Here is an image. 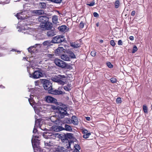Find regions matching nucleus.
Returning <instances> with one entry per match:
<instances>
[{
    "instance_id": "obj_1",
    "label": "nucleus",
    "mask_w": 152,
    "mask_h": 152,
    "mask_svg": "<svg viewBox=\"0 0 152 152\" xmlns=\"http://www.w3.org/2000/svg\"><path fill=\"white\" fill-rule=\"evenodd\" d=\"M56 116L59 119L63 118L65 116H68L69 114L66 111V108L59 107L58 111L56 113Z\"/></svg>"
},
{
    "instance_id": "obj_2",
    "label": "nucleus",
    "mask_w": 152,
    "mask_h": 152,
    "mask_svg": "<svg viewBox=\"0 0 152 152\" xmlns=\"http://www.w3.org/2000/svg\"><path fill=\"white\" fill-rule=\"evenodd\" d=\"M66 77L64 75H58L55 76L52 78V80L55 82L58 83V84L63 85L65 82L63 81V79L65 78Z\"/></svg>"
},
{
    "instance_id": "obj_3",
    "label": "nucleus",
    "mask_w": 152,
    "mask_h": 152,
    "mask_svg": "<svg viewBox=\"0 0 152 152\" xmlns=\"http://www.w3.org/2000/svg\"><path fill=\"white\" fill-rule=\"evenodd\" d=\"M64 39L63 35H58L53 37L51 42L54 43H59L63 42Z\"/></svg>"
},
{
    "instance_id": "obj_4",
    "label": "nucleus",
    "mask_w": 152,
    "mask_h": 152,
    "mask_svg": "<svg viewBox=\"0 0 152 152\" xmlns=\"http://www.w3.org/2000/svg\"><path fill=\"white\" fill-rule=\"evenodd\" d=\"M29 75L30 77L36 79L41 77L43 75L42 72L39 70H36L32 74L29 73Z\"/></svg>"
},
{
    "instance_id": "obj_5",
    "label": "nucleus",
    "mask_w": 152,
    "mask_h": 152,
    "mask_svg": "<svg viewBox=\"0 0 152 152\" xmlns=\"http://www.w3.org/2000/svg\"><path fill=\"white\" fill-rule=\"evenodd\" d=\"M38 137L36 136L33 135L31 139V142L32 147L34 150L36 148H38L39 144V140H38L37 138Z\"/></svg>"
},
{
    "instance_id": "obj_6",
    "label": "nucleus",
    "mask_w": 152,
    "mask_h": 152,
    "mask_svg": "<svg viewBox=\"0 0 152 152\" xmlns=\"http://www.w3.org/2000/svg\"><path fill=\"white\" fill-rule=\"evenodd\" d=\"M54 62L56 65L62 68H65L67 65V64L65 62L57 58L54 60Z\"/></svg>"
},
{
    "instance_id": "obj_7",
    "label": "nucleus",
    "mask_w": 152,
    "mask_h": 152,
    "mask_svg": "<svg viewBox=\"0 0 152 152\" xmlns=\"http://www.w3.org/2000/svg\"><path fill=\"white\" fill-rule=\"evenodd\" d=\"M41 28L42 30H48L51 29L53 27L52 24L49 22L47 21L45 23H41L39 25Z\"/></svg>"
},
{
    "instance_id": "obj_8",
    "label": "nucleus",
    "mask_w": 152,
    "mask_h": 152,
    "mask_svg": "<svg viewBox=\"0 0 152 152\" xmlns=\"http://www.w3.org/2000/svg\"><path fill=\"white\" fill-rule=\"evenodd\" d=\"M43 86L45 90H48V91L51 90L52 88L51 83L48 80H45L44 81Z\"/></svg>"
},
{
    "instance_id": "obj_9",
    "label": "nucleus",
    "mask_w": 152,
    "mask_h": 152,
    "mask_svg": "<svg viewBox=\"0 0 152 152\" xmlns=\"http://www.w3.org/2000/svg\"><path fill=\"white\" fill-rule=\"evenodd\" d=\"M59 124H56L57 126L54 127V130L56 132H59L64 130V123H63L61 120H60L58 122Z\"/></svg>"
},
{
    "instance_id": "obj_10",
    "label": "nucleus",
    "mask_w": 152,
    "mask_h": 152,
    "mask_svg": "<svg viewBox=\"0 0 152 152\" xmlns=\"http://www.w3.org/2000/svg\"><path fill=\"white\" fill-rule=\"evenodd\" d=\"M41 46V45L39 44H36L34 45L29 47L28 48V50L30 53H34L35 51L37 49L39 48Z\"/></svg>"
},
{
    "instance_id": "obj_11",
    "label": "nucleus",
    "mask_w": 152,
    "mask_h": 152,
    "mask_svg": "<svg viewBox=\"0 0 152 152\" xmlns=\"http://www.w3.org/2000/svg\"><path fill=\"white\" fill-rule=\"evenodd\" d=\"M48 93L55 95L62 94L63 93V92L61 91L54 89L53 88L51 90L48 91Z\"/></svg>"
},
{
    "instance_id": "obj_12",
    "label": "nucleus",
    "mask_w": 152,
    "mask_h": 152,
    "mask_svg": "<svg viewBox=\"0 0 152 152\" xmlns=\"http://www.w3.org/2000/svg\"><path fill=\"white\" fill-rule=\"evenodd\" d=\"M38 20L41 23H45L49 20V18L45 16H40L38 18Z\"/></svg>"
},
{
    "instance_id": "obj_13",
    "label": "nucleus",
    "mask_w": 152,
    "mask_h": 152,
    "mask_svg": "<svg viewBox=\"0 0 152 152\" xmlns=\"http://www.w3.org/2000/svg\"><path fill=\"white\" fill-rule=\"evenodd\" d=\"M45 98L46 101L49 103H55L57 101L55 98L49 96H46Z\"/></svg>"
},
{
    "instance_id": "obj_14",
    "label": "nucleus",
    "mask_w": 152,
    "mask_h": 152,
    "mask_svg": "<svg viewBox=\"0 0 152 152\" xmlns=\"http://www.w3.org/2000/svg\"><path fill=\"white\" fill-rule=\"evenodd\" d=\"M69 28H67L65 25H62L58 27V30L62 32L65 33L67 31L69 30Z\"/></svg>"
},
{
    "instance_id": "obj_15",
    "label": "nucleus",
    "mask_w": 152,
    "mask_h": 152,
    "mask_svg": "<svg viewBox=\"0 0 152 152\" xmlns=\"http://www.w3.org/2000/svg\"><path fill=\"white\" fill-rule=\"evenodd\" d=\"M57 116L56 115L52 116L50 118L51 121L56 124H59L58 122L60 120V119L57 118Z\"/></svg>"
},
{
    "instance_id": "obj_16",
    "label": "nucleus",
    "mask_w": 152,
    "mask_h": 152,
    "mask_svg": "<svg viewBox=\"0 0 152 152\" xmlns=\"http://www.w3.org/2000/svg\"><path fill=\"white\" fill-rule=\"evenodd\" d=\"M56 32L54 30H52L48 31L47 33V35L48 37L53 36L56 34Z\"/></svg>"
},
{
    "instance_id": "obj_17",
    "label": "nucleus",
    "mask_w": 152,
    "mask_h": 152,
    "mask_svg": "<svg viewBox=\"0 0 152 152\" xmlns=\"http://www.w3.org/2000/svg\"><path fill=\"white\" fill-rule=\"evenodd\" d=\"M63 125L64 126V130L70 132L72 131V129L71 126L65 123H64V125Z\"/></svg>"
},
{
    "instance_id": "obj_18",
    "label": "nucleus",
    "mask_w": 152,
    "mask_h": 152,
    "mask_svg": "<svg viewBox=\"0 0 152 152\" xmlns=\"http://www.w3.org/2000/svg\"><path fill=\"white\" fill-rule=\"evenodd\" d=\"M16 16L18 19L24 20L27 18V16H24L21 12L18 13L16 15Z\"/></svg>"
},
{
    "instance_id": "obj_19",
    "label": "nucleus",
    "mask_w": 152,
    "mask_h": 152,
    "mask_svg": "<svg viewBox=\"0 0 152 152\" xmlns=\"http://www.w3.org/2000/svg\"><path fill=\"white\" fill-rule=\"evenodd\" d=\"M72 123L74 125H78V121L77 118L75 116H73L72 117Z\"/></svg>"
},
{
    "instance_id": "obj_20",
    "label": "nucleus",
    "mask_w": 152,
    "mask_h": 152,
    "mask_svg": "<svg viewBox=\"0 0 152 152\" xmlns=\"http://www.w3.org/2000/svg\"><path fill=\"white\" fill-rule=\"evenodd\" d=\"M64 50L65 49L63 47H59L56 50L55 53L57 54H59L60 53L64 52Z\"/></svg>"
},
{
    "instance_id": "obj_21",
    "label": "nucleus",
    "mask_w": 152,
    "mask_h": 152,
    "mask_svg": "<svg viewBox=\"0 0 152 152\" xmlns=\"http://www.w3.org/2000/svg\"><path fill=\"white\" fill-rule=\"evenodd\" d=\"M52 135V134L49 133L48 132H44L43 134V137L46 139L50 138Z\"/></svg>"
},
{
    "instance_id": "obj_22",
    "label": "nucleus",
    "mask_w": 152,
    "mask_h": 152,
    "mask_svg": "<svg viewBox=\"0 0 152 152\" xmlns=\"http://www.w3.org/2000/svg\"><path fill=\"white\" fill-rule=\"evenodd\" d=\"M72 134L71 133H67L65 136V141L66 142L68 141V139H72L73 138Z\"/></svg>"
},
{
    "instance_id": "obj_23",
    "label": "nucleus",
    "mask_w": 152,
    "mask_h": 152,
    "mask_svg": "<svg viewBox=\"0 0 152 152\" xmlns=\"http://www.w3.org/2000/svg\"><path fill=\"white\" fill-rule=\"evenodd\" d=\"M61 58L65 61H69L70 58L68 56L65 54L62 55L61 56Z\"/></svg>"
},
{
    "instance_id": "obj_24",
    "label": "nucleus",
    "mask_w": 152,
    "mask_h": 152,
    "mask_svg": "<svg viewBox=\"0 0 152 152\" xmlns=\"http://www.w3.org/2000/svg\"><path fill=\"white\" fill-rule=\"evenodd\" d=\"M34 13L37 15H42L44 13V10H34Z\"/></svg>"
},
{
    "instance_id": "obj_25",
    "label": "nucleus",
    "mask_w": 152,
    "mask_h": 152,
    "mask_svg": "<svg viewBox=\"0 0 152 152\" xmlns=\"http://www.w3.org/2000/svg\"><path fill=\"white\" fill-rule=\"evenodd\" d=\"M70 46L73 48H77L80 46V45L78 43H77L75 42H72L70 43Z\"/></svg>"
},
{
    "instance_id": "obj_26",
    "label": "nucleus",
    "mask_w": 152,
    "mask_h": 152,
    "mask_svg": "<svg viewBox=\"0 0 152 152\" xmlns=\"http://www.w3.org/2000/svg\"><path fill=\"white\" fill-rule=\"evenodd\" d=\"M28 101H29V102L30 104L31 105H32V106L34 108V110L35 111V112L36 113V112H37V110H37L38 108L36 106H33L32 104L33 103V101H32L31 99H28Z\"/></svg>"
},
{
    "instance_id": "obj_27",
    "label": "nucleus",
    "mask_w": 152,
    "mask_h": 152,
    "mask_svg": "<svg viewBox=\"0 0 152 152\" xmlns=\"http://www.w3.org/2000/svg\"><path fill=\"white\" fill-rule=\"evenodd\" d=\"M58 20V16L56 15H53L52 17V21L53 23H56Z\"/></svg>"
},
{
    "instance_id": "obj_28",
    "label": "nucleus",
    "mask_w": 152,
    "mask_h": 152,
    "mask_svg": "<svg viewBox=\"0 0 152 152\" xmlns=\"http://www.w3.org/2000/svg\"><path fill=\"white\" fill-rule=\"evenodd\" d=\"M63 123H66L67 124H71V120L69 118H65L64 119Z\"/></svg>"
},
{
    "instance_id": "obj_29",
    "label": "nucleus",
    "mask_w": 152,
    "mask_h": 152,
    "mask_svg": "<svg viewBox=\"0 0 152 152\" xmlns=\"http://www.w3.org/2000/svg\"><path fill=\"white\" fill-rule=\"evenodd\" d=\"M142 109L145 113H148V107L145 105H144L142 106Z\"/></svg>"
},
{
    "instance_id": "obj_30",
    "label": "nucleus",
    "mask_w": 152,
    "mask_h": 152,
    "mask_svg": "<svg viewBox=\"0 0 152 152\" xmlns=\"http://www.w3.org/2000/svg\"><path fill=\"white\" fill-rule=\"evenodd\" d=\"M68 53L69 54V56L71 57V58H75V56L73 53L72 52V51H70Z\"/></svg>"
},
{
    "instance_id": "obj_31",
    "label": "nucleus",
    "mask_w": 152,
    "mask_h": 152,
    "mask_svg": "<svg viewBox=\"0 0 152 152\" xmlns=\"http://www.w3.org/2000/svg\"><path fill=\"white\" fill-rule=\"evenodd\" d=\"M120 4V2L119 0L116 1L114 4L115 7L116 8H118Z\"/></svg>"
},
{
    "instance_id": "obj_32",
    "label": "nucleus",
    "mask_w": 152,
    "mask_h": 152,
    "mask_svg": "<svg viewBox=\"0 0 152 152\" xmlns=\"http://www.w3.org/2000/svg\"><path fill=\"white\" fill-rule=\"evenodd\" d=\"M44 143L45 145V146H52V145L51 144H52L51 143L50 141H44Z\"/></svg>"
},
{
    "instance_id": "obj_33",
    "label": "nucleus",
    "mask_w": 152,
    "mask_h": 152,
    "mask_svg": "<svg viewBox=\"0 0 152 152\" xmlns=\"http://www.w3.org/2000/svg\"><path fill=\"white\" fill-rule=\"evenodd\" d=\"M91 134V133L90 132L86 134H84L83 136V137L84 138L86 139L89 137Z\"/></svg>"
},
{
    "instance_id": "obj_34",
    "label": "nucleus",
    "mask_w": 152,
    "mask_h": 152,
    "mask_svg": "<svg viewBox=\"0 0 152 152\" xmlns=\"http://www.w3.org/2000/svg\"><path fill=\"white\" fill-rule=\"evenodd\" d=\"M50 42L49 41H46L44 42L43 43V44L44 46H49L50 44Z\"/></svg>"
},
{
    "instance_id": "obj_35",
    "label": "nucleus",
    "mask_w": 152,
    "mask_h": 152,
    "mask_svg": "<svg viewBox=\"0 0 152 152\" xmlns=\"http://www.w3.org/2000/svg\"><path fill=\"white\" fill-rule=\"evenodd\" d=\"M40 120L39 119H37L35 121V126H38L40 124Z\"/></svg>"
},
{
    "instance_id": "obj_36",
    "label": "nucleus",
    "mask_w": 152,
    "mask_h": 152,
    "mask_svg": "<svg viewBox=\"0 0 152 152\" xmlns=\"http://www.w3.org/2000/svg\"><path fill=\"white\" fill-rule=\"evenodd\" d=\"M70 86H69L67 85V86H65L64 87V89L66 91H69L71 90L70 88Z\"/></svg>"
},
{
    "instance_id": "obj_37",
    "label": "nucleus",
    "mask_w": 152,
    "mask_h": 152,
    "mask_svg": "<svg viewBox=\"0 0 152 152\" xmlns=\"http://www.w3.org/2000/svg\"><path fill=\"white\" fill-rule=\"evenodd\" d=\"M138 49L136 45H134L133 47V49L132 51V53H135L136 51H137Z\"/></svg>"
},
{
    "instance_id": "obj_38",
    "label": "nucleus",
    "mask_w": 152,
    "mask_h": 152,
    "mask_svg": "<svg viewBox=\"0 0 152 152\" xmlns=\"http://www.w3.org/2000/svg\"><path fill=\"white\" fill-rule=\"evenodd\" d=\"M75 148L74 150H80V146L78 144H75L74 146Z\"/></svg>"
},
{
    "instance_id": "obj_39",
    "label": "nucleus",
    "mask_w": 152,
    "mask_h": 152,
    "mask_svg": "<svg viewBox=\"0 0 152 152\" xmlns=\"http://www.w3.org/2000/svg\"><path fill=\"white\" fill-rule=\"evenodd\" d=\"M107 66L110 68H112L113 67V65L110 62L107 63Z\"/></svg>"
},
{
    "instance_id": "obj_40",
    "label": "nucleus",
    "mask_w": 152,
    "mask_h": 152,
    "mask_svg": "<svg viewBox=\"0 0 152 152\" xmlns=\"http://www.w3.org/2000/svg\"><path fill=\"white\" fill-rule=\"evenodd\" d=\"M51 108L54 110H58V109L59 107H58L57 106L52 105L51 106Z\"/></svg>"
},
{
    "instance_id": "obj_41",
    "label": "nucleus",
    "mask_w": 152,
    "mask_h": 152,
    "mask_svg": "<svg viewBox=\"0 0 152 152\" xmlns=\"http://www.w3.org/2000/svg\"><path fill=\"white\" fill-rule=\"evenodd\" d=\"M121 98H118L116 99V102L117 104L121 103Z\"/></svg>"
},
{
    "instance_id": "obj_42",
    "label": "nucleus",
    "mask_w": 152,
    "mask_h": 152,
    "mask_svg": "<svg viewBox=\"0 0 152 152\" xmlns=\"http://www.w3.org/2000/svg\"><path fill=\"white\" fill-rule=\"evenodd\" d=\"M91 54L92 56H95L96 55V51L95 50L92 51L91 53Z\"/></svg>"
},
{
    "instance_id": "obj_43",
    "label": "nucleus",
    "mask_w": 152,
    "mask_h": 152,
    "mask_svg": "<svg viewBox=\"0 0 152 152\" xmlns=\"http://www.w3.org/2000/svg\"><path fill=\"white\" fill-rule=\"evenodd\" d=\"M62 1V0H52V2L56 3H60Z\"/></svg>"
},
{
    "instance_id": "obj_44",
    "label": "nucleus",
    "mask_w": 152,
    "mask_h": 152,
    "mask_svg": "<svg viewBox=\"0 0 152 152\" xmlns=\"http://www.w3.org/2000/svg\"><path fill=\"white\" fill-rule=\"evenodd\" d=\"M110 80L112 83H115L116 81V79L115 78H112L110 79Z\"/></svg>"
},
{
    "instance_id": "obj_45",
    "label": "nucleus",
    "mask_w": 152,
    "mask_h": 152,
    "mask_svg": "<svg viewBox=\"0 0 152 152\" xmlns=\"http://www.w3.org/2000/svg\"><path fill=\"white\" fill-rule=\"evenodd\" d=\"M110 44L113 47L115 46V43L113 40H111L110 41Z\"/></svg>"
},
{
    "instance_id": "obj_46",
    "label": "nucleus",
    "mask_w": 152,
    "mask_h": 152,
    "mask_svg": "<svg viewBox=\"0 0 152 152\" xmlns=\"http://www.w3.org/2000/svg\"><path fill=\"white\" fill-rule=\"evenodd\" d=\"M95 4V2L94 1H92L89 4H87V5L90 6H93Z\"/></svg>"
},
{
    "instance_id": "obj_47",
    "label": "nucleus",
    "mask_w": 152,
    "mask_h": 152,
    "mask_svg": "<svg viewBox=\"0 0 152 152\" xmlns=\"http://www.w3.org/2000/svg\"><path fill=\"white\" fill-rule=\"evenodd\" d=\"M79 26L80 28H83L84 26V23L82 21H81L80 24Z\"/></svg>"
},
{
    "instance_id": "obj_48",
    "label": "nucleus",
    "mask_w": 152,
    "mask_h": 152,
    "mask_svg": "<svg viewBox=\"0 0 152 152\" xmlns=\"http://www.w3.org/2000/svg\"><path fill=\"white\" fill-rule=\"evenodd\" d=\"M94 16L96 18H97L99 16V15L98 13L96 12H94L93 13Z\"/></svg>"
},
{
    "instance_id": "obj_49",
    "label": "nucleus",
    "mask_w": 152,
    "mask_h": 152,
    "mask_svg": "<svg viewBox=\"0 0 152 152\" xmlns=\"http://www.w3.org/2000/svg\"><path fill=\"white\" fill-rule=\"evenodd\" d=\"M118 44L119 45H122V42L121 40H119L118 41Z\"/></svg>"
},
{
    "instance_id": "obj_50",
    "label": "nucleus",
    "mask_w": 152,
    "mask_h": 152,
    "mask_svg": "<svg viewBox=\"0 0 152 152\" xmlns=\"http://www.w3.org/2000/svg\"><path fill=\"white\" fill-rule=\"evenodd\" d=\"M88 131L86 129H84L82 131L83 133L86 134L88 133Z\"/></svg>"
},
{
    "instance_id": "obj_51",
    "label": "nucleus",
    "mask_w": 152,
    "mask_h": 152,
    "mask_svg": "<svg viewBox=\"0 0 152 152\" xmlns=\"http://www.w3.org/2000/svg\"><path fill=\"white\" fill-rule=\"evenodd\" d=\"M35 126H34V129L33 132V133H36L37 132V129L35 128Z\"/></svg>"
},
{
    "instance_id": "obj_52",
    "label": "nucleus",
    "mask_w": 152,
    "mask_h": 152,
    "mask_svg": "<svg viewBox=\"0 0 152 152\" xmlns=\"http://www.w3.org/2000/svg\"><path fill=\"white\" fill-rule=\"evenodd\" d=\"M135 11L134 10L132 11L131 13L132 15L133 16L134 15H135Z\"/></svg>"
},
{
    "instance_id": "obj_53",
    "label": "nucleus",
    "mask_w": 152,
    "mask_h": 152,
    "mask_svg": "<svg viewBox=\"0 0 152 152\" xmlns=\"http://www.w3.org/2000/svg\"><path fill=\"white\" fill-rule=\"evenodd\" d=\"M129 39L131 40H133L134 39V37L132 36H131L129 37Z\"/></svg>"
},
{
    "instance_id": "obj_54",
    "label": "nucleus",
    "mask_w": 152,
    "mask_h": 152,
    "mask_svg": "<svg viewBox=\"0 0 152 152\" xmlns=\"http://www.w3.org/2000/svg\"><path fill=\"white\" fill-rule=\"evenodd\" d=\"M53 56V54H49L48 55V57L50 58H52Z\"/></svg>"
},
{
    "instance_id": "obj_55",
    "label": "nucleus",
    "mask_w": 152,
    "mask_h": 152,
    "mask_svg": "<svg viewBox=\"0 0 152 152\" xmlns=\"http://www.w3.org/2000/svg\"><path fill=\"white\" fill-rule=\"evenodd\" d=\"M86 120L87 121H89L90 120L91 118L90 117H87L86 118Z\"/></svg>"
},
{
    "instance_id": "obj_56",
    "label": "nucleus",
    "mask_w": 152,
    "mask_h": 152,
    "mask_svg": "<svg viewBox=\"0 0 152 152\" xmlns=\"http://www.w3.org/2000/svg\"><path fill=\"white\" fill-rule=\"evenodd\" d=\"M68 146H67V148H69L70 147V143H69V142H68Z\"/></svg>"
},
{
    "instance_id": "obj_57",
    "label": "nucleus",
    "mask_w": 152,
    "mask_h": 152,
    "mask_svg": "<svg viewBox=\"0 0 152 152\" xmlns=\"http://www.w3.org/2000/svg\"><path fill=\"white\" fill-rule=\"evenodd\" d=\"M79 150H74L73 152H80Z\"/></svg>"
},
{
    "instance_id": "obj_58",
    "label": "nucleus",
    "mask_w": 152,
    "mask_h": 152,
    "mask_svg": "<svg viewBox=\"0 0 152 152\" xmlns=\"http://www.w3.org/2000/svg\"><path fill=\"white\" fill-rule=\"evenodd\" d=\"M96 26H97V27H98L99 26V22H98L96 24Z\"/></svg>"
},
{
    "instance_id": "obj_59",
    "label": "nucleus",
    "mask_w": 152,
    "mask_h": 152,
    "mask_svg": "<svg viewBox=\"0 0 152 152\" xmlns=\"http://www.w3.org/2000/svg\"><path fill=\"white\" fill-rule=\"evenodd\" d=\"M0 88H4V87L3 86H2V85H0Z\"/></svg>"
},
{
    "instance_id": "obj_60",
    "label": "nucleus",
    "mask_w": 152,
    "mask_h": 152,
    "mask_svg": "<svg viewBox=\"0 0 152 152\" xmlns=\"http://www.w3.org/2000/svg\"><path fill=\"white\" fill-rule=\"evenodd\" d=\"M103 42V40H100V42L101 43H102Z\"/></svg>"
},
{
    "instance_id": "obj_61",
    "label": "nucleus",
    "mask_w": 152,
    "mask_h": 152,
    "mask_svg": "<svg viewBox=\"0 0 152 152\" xmlns=\"http://www.w3.org/2000/svg\"><path fill=\"white\" fill-rule=\"evenodd\" d=\"M11 51H16L14 49H12L11 50Z\"/></svg>"
},
{
    "instance_id": "obj_62",
    "label": "nucleus",
    "mask_w": 152,
    "mask_h": 152,
    "mask_svg": "<svg viewBox=\"0 0 152 152\" xmlns=\"http://www.w3.org/2000/svg\"><path fill=\"white\" fill-rule=\"evenodd\" d=\"M61 150H63V149L64 148V147H61Z\"/></svg>"
},
{
    "instance_id": "obj_63",
    "label": "nucleus",
    "mask_w": 152,
    "mask_h": 152,
    "mask_svg": "<svg viewBox=\"0 0 152 152\" xmlns=\"http://www.w3.org/2000/svg\"><path fill=\"white\" fill-rule=\"evenodd\" d=\"M26 32L28 34V32L27 31H26Z\"/></svg>"
},
{
    "instance_id": "obj_64",
    "label": "nucleus",
    "mask_w": 152,
    "mask_h": 152,
    "mask_svg": "<svg viewBox=\"0 0 152 152\" xmlns=\"http://www.w3.org/2000/svg\"><path fill=\"white\" fill-rule=\"evenodd\" d=\"M0 4H2V3H1H1H0Z\"/></svg>"
}]
</instances>
